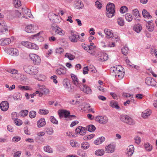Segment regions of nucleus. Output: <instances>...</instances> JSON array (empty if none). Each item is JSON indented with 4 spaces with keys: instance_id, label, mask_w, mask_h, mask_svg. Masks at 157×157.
Wrapping results in <instances>:
<instances>
[{
    "instance_id": "nucleus-21",
    "label": "nucleus",
    "mask_w": 157,
    "mask_h": 157,
    "mask_svg": "<svg viewBox=\"0 0 157 157\" xmlns=\"http://www.w3.org/2000/svg\"><path fill=\"white\" fill-rule=\"evenodd\" d=\"M122 71L119 70L117 71V69H113V71L117 72V74H116L115 76H117L120 78H122L124 77V72L123 71V69H122Z\"/></svg>"
},
{
    "instance_id": "nucleus-51",
    "label": "nucleus",
    "mask_w": 157,
    "mask_h": 157,
    "mask_svg": "<svg viewBox=\"0 0 157 157\" xmlns=\"http://www.w3.org/2000/svg\"><path fill=\"white\" fill-rule=\"evenodd\" d=\"M46 132L48 135H52L53 132V130L51 128H48L46 129Z\"/></svg>"
},
{
    "instance_id": "nucleus-10",
    "label": "nucleus",
    "mask_w": 157,
    "mask_h": 157,
    "mask_svg": "<svg viewBox=\"0 0 157 157\" xmlns=\"http://www.w3.org/2000/svg\"><path fill=\"white\" fill-rule=\"evenodd\" d=\"M86 128L79 126L76 128L75 132L77 133H79L80 135L83 136L86 134Z\"/></svg>"
},
{
    "instance_id": "nucleus-61",
    "label": "nucleus",
    "mask_w": 157,
    "mask_h": 157,
    "mask_svg": "<svg viewBox=\"0 0 157 157\" xmlns=\"http://www.w3.org/2000/svg\"><path fill=\"white\" fill-rule=\"evenodd\" d=\"M146 27L147 29H148V30L150 32L152 31L154 29V28L152 26V25H146Z\"/></svg>"
},
{
    "instance_id": "nucleus-28",
    "label": "nucleus",
    "mask_w": 157,
    "mask_h": 157,
    "mask_svg": "<svg viewBox=\"0 0 157 157\" xmlns=\"http://www.w3.org/2000/svg\"><path fill=\"white\" fill-rule=\"evenodd\" d=\"M132 12L133 16L136 17L135 20H139L138 18L140 17V14L139 13L138 10L136 9L133 10Z\"/></svg>"
},
{
    "instance_id": "nucleus-24",
    "label": "nucleus",
    "mask_w": 157,
    "mask_h": 157,
    "mask_svg": "<svg viewBox=\"0 0 157 157\" xmlns=\"http://www.w3.org/2000/svg\"><path fill=\"white\" fill-rule=\"evenodd\" d=\"M104 32L106 35V36L108 38H109L113 36V33H112V30L106 29L104 30Z\"/></svg>"
},
{
    "instance_id": "nucleus-2",
    "label": "nucleus",
    "mask_w": 157,
    "mask_h": 157,
    "mask_svg": "<svg viewBox=\"0 0 157 157\" xmlns=\"http://www.w3.org/2000/svg\"><path fill=\"white\" fill-rule=\"evenodd\" d=\"M38 86L39 90L36 91L35 93L39 94L40 97H41L44 94H47L49 93V90L46 88L44 86L38 84Z\"/></svg>"
},
{
    "instance_id": "nucleus-55",
    "label": "nucleus",
    "mask_w": 157,
    "mask_h": 157,
    "mask_svg": "<svg viewBox=\"0 0 157 157\" xmlns=\"http://www.w3.org/2000/svg\"><path fill=\"white\" fill-rule=\"evenodd\" d=\"M14 123L17 126H20L22 124V122L20 119H16L14 120Z\"/></svg>"
},
{
    "instance_id": "nucleus-6",
    "label": "nucleus",
    "mask_w": 157,
    "mask_h": 157,
    "mask_svg": "<svg viewBox=\"0 0 157 157\" xmlns=\"http://www.w3.org/2000/svg\"><path fill=\"white\" fill-rule=\"evenodd\" d=\"M5 51L7 53L13 56H17L19 54L18 51L16 48H6Z\"/></svg>"
},
{
    "instance_id": "nucleus-23",
    "label": "nucleus",
    "mask_w": 157,
    "mask_h": 157,
    "mask_svg": "<svg viewBox=\"0 0 157 157\" xmlns=\"http://www.w3.org/2000/svg\"><path fill=\"white\" fill-rule=\"evenodd\" d=\"M54 29L56 33L62 36L65 34V32L59 27L55 28Z\"/></svg>"
},
{
    "instance_id": "nucleus-30",
    "label": "nucleus",
    "mask_w": 157,
    "mask_h": 157,
    "mask_svg": "<svg viewBox=\"0 0 157 157\" xmlns=\"http://www.w3.org/2000/svg\"><path fill=\"white\" fill-rule=\"evenodd\" d=\"M126 62L127 63V65L128 68H134L135 69H137L140 68L139 66H138L134 65L133 64L131 63H130V61L128 59H127L126 60Z\"/></svg>"
},
{
    "instance_id": "nucleus-49",
    "label": "nucleus",
    "mask_w": 157,
    "mask_h": 157,
    "mask_svg": "<svg viewBox=\"0 0 157 157\" xmlns=\"http://www.w3.org/2000/svg\"><path fill=\"white\" fill-rule=\"evenodd\" d=\"M117 22L119 25L121 26H122L124 24V20L122 17L119 18L117 19Z\"/></svg>"
},
{
    "instance_id": "nucleus-3",
    "label": "nucleus",
    "mask_w": 157,
    "mask_h": 157,
    "mask_svg": "<svg viewBox=\"0 0 157 157\" xmlns=\"http://www.w3.org/2000/svg\"><path fill=\"white\" fill-rule=\"evenodd\" d=\"M3 17V15L0 13V35L7 30V26L6 25L5 22L2 19Z\"/></svg>"
},
{
    "instance_id": "nucleus-44",
    "label": "nucleus",
    "mask_w": 157,
    "mask_h": 157,
    "mask_svg": "<svg viewBox=\"0 0 157 157\" xmlns=\"http://www.w3.org/2000/svg\"><path fill=\"white\" fill-rule=\"evenodd\" d=\"M125 17L126 20L128 22H130L132 20V16L130 13L126 14L125 15Z\"/></svg>"
},
{
    "instance_id": "nucleus-20",
    "label": "nucleus",
    "mask_w": 157,
    "mask_h": 157,
    "mask_svg": "<svg viewBox=\"0 0 157 157\" xmlns=\"http://www.w3.org/2000/svg\"><path fill=\"white\" fill-rule=\"evenodd\" d=\"M129 125H133L135 124V122L132 119L128 116L126 119V120L124 121L123 122Z\"/></svg>"
},
{
    "instance_id": "nucleus-62",
    "label": "nucleus",
    "mask_w": 157,
    "mask_h": 157,
    "mask_svg": "<svg viewBox=\"0 0 157 157\" xmlns=\"http://www.w3.org/2000/svg\"><path fill=\"white\" fill-rule=\"evenodd\" d=\"M17 113L16 112H13L12 113V118L13 120H14L16 119H17L16 118L17 117Z\"/></svg>"
},
{
    "instance_id": "nucleus-27",
    "label": "nucleus",
    "mask_w": 157,
    "mask_h": 157,
    "mask_svg": "<svg viewBox=\"0 0 157 157\" xmlns=\"http://www.w3.org/2000/svg\"><path fill=\"white\" fill-rule=\"evenodd\" d=\"M21 97V94L18 92L15 93L13 95V98L15 100H20Z\"/></svg>"
},
{
    "instance_id": "nucleus-33",
    "label": "nucleus",
    "mask_w": 157,
    "mask_h": 157,
    "mask_svg": "<svg viewBox=\"0 0 157 157\" xmlns=\"http://www.w3.org/2000/svg\"><path fill=\"white\" fill-rule=\"evenodd\" d=\"M66 72V69H56V74L59 75H63Z\"/></svg>"
},
{
    "instance_id": "nucleus-40",
    "label": "nucleus",
    "mask_w": 157,
    "mask_h": 157,
    "mask_svg": "<svg viewBox=\"0 0 157 157\" xmlns=\"http://www.w3.org/2000/svg\"><path fill=\"white\" fill-rule=\"evenodd\" d=\"M84 6L83 4L81 1L78 2L76 3V8L78 9H81L83 8Z\"/></svg>"
},
{
    "instance_id": "nucleus-14",
    "label": "nucleus",
    "mask_w": 157,
    "mask_h": 157,
    "mask_svg": "<svg viewBox=\"0 0 157 157\" xmlns=\"http://www.w3.org/2000/svg\"><path fill=\"white\" fill-rule=\"evenodd\" d=\"M11 43V40L9 38H3L0 39V45L4 46L9 44Z\"/></svg>"
},
{
    "instance_id": "nucleus-63",
    "label": "nucleus",
    "mask_w": 157,
    "mask_h": 157,
    "mask_svg": "<svg viewBox=\"0 0 157 157\" xmlns=\"http://www.w3.org/2000/svg\"><path fill=\"white\" fill-rule=\"evenodd\" d=\"M12 13L13 14H15L16 15V16H17V17H20V16L21 15V13H20L19 11H18V10H15L14 11H13L12 12Z\"/></svg>"
},
{
    "instance_id": "nucleus-19",
    "label": "nucleus",
    "mask_w": 157,
    "mask_h": 157,
    "mask_svg": "<svg viewBox=\"0 0 157 157\" xmlns=\"http://www.w3.org/2000/svg\"><path fill=\"white\" fill-rule=\"evenodd\" d=\"M46 124L44 118H41L37 122V126L39 128L44 126Z\"/></svg>"
},
{
    "instance_id": "nucleus-22",
    "label": "nucleus",
    "mask_w": 157,
    "mask_h": 157,
    "mask_svg": "<svg viewBox=\"0 0 157 157\" xmlns=\"http://www.w3.org/2000/svg\"><path fill=\"white\" fill-rule=\"evenodd\" d=\"M105 150L108 153H113L115 150V147L111 144L105 147Z\"/></svg>"
},
{
    "instance_id": "nucleus-13",
    "label": "nucleus",
    "mask_w": 157,
    "mask_h": 157,
    "mask_svg": "<svg viewBox=\"0 0 157 157\" xmlns=\"http://www.w3.org/2000/svg\"><path fill=\"white\" fill-rule=\"evenodd\" d=\"M71 76L73 84L76 86L80 88V85L78 82V79L77 76L73 74H71Z\"/></svg>"
},
{
    "instance_id": "nucleus-45",
    "label": "nucleus",
    "mask_w": 157,
    "mask_h": 157,
    "mask_svg": "<svg viewBox=\"0 0 157 157\" xmlns=\"http://www.w3.org/2000/svg\"><path fill=\"white\" fill-rule=\"evenodd\" d=\"M44 150L49 153H52L53 152L52 149L51 148L50 146H44Z\"/></svg>"
},
{
    "instance_id": "nucleus-16",
    "label": "nucleus",
    "mask_w": 157,
    "mask_h": 157,
    "mask_svg": "<svg viewBox=\"0 0 157 157\" xmlns=\"http://www.w3.org/2000/svg\"><path fill=\"white\" fill-rule=\"evenodd\" d=\"M25 30L28 33H33L35 31L34 25L31 24L27 25L26 27Z\"/></svg>"
},
{
    "instance_id": "nucleus-64",
    "label": "nucleus",
    "mask_w": 157,
    "mask_h": 157,
    "mask_svg": "<svg viewBox=\"0 0 157 157\" xmlns=\"http://www.w3.org/2000/svg\"><path fill=\"white\" fill-rule=\"evenodd\" d=\"M21 140V138L19 137H15L13 138L12 141L13 142H17Z\"/></svg>"
},
{
    "instance_id": "nucleus-57",
    "label": "nucleus",
    "mask_w": 157,
    "mask_h": 157,
    "mask_svg": "<svg viewBox=\"0 0 157 157\" xmlns=\"http://www.w3.org/2000/svg\"><path fill=\"white\" fill-rule=\"evenodd\" d=\"M153 78L150 77H147L145 80V82L149 86L150 84H151V82L152 81Z\"/></svg>"
},
{
    "instance_id": "nucleus-17",
    "label": "nucleus",
    "mask_w": 157,
    "mask_h": 157,
    "mask_svg": "<svg viewBox=\"0 0 157 157\" xmlns=\"http://www.w3.org/2000/svg\"><path fill=\"white\" fill-rule=\"evenodd\" d=\"M82 48L88 52L90 54H92V51L93 48L89 45H87L85 44H82Z\"/></svg>"
},
{
    "instance_id": "nucleus-43",
    "label": "nucleus",
    "mask_w": 157,
    "mask_h": 157,
    "mask_svg": "<svg viewBox=\"0 0 157 157\" xmlns=\"http://www.w3.org/2000/svg\"><path fill=\"white\" fill-rule=\"evenodd\" d=\"M128 8L125 6L121 7L120 10V11L122 13H124L128 11Z\"/></svg>"
},
{
    "instance_id": "nucleus-60",
    "label": "nucleus",
    "mask_w": 157,
    "mask_h": 157,
    "mask_svg": "<svg viewBox=\"0 0 157 157\" xmlns=\"http://www.w3.org/2000/svg\"><path fill=\"white\" fill-rule=\"evenodd\" d=\"M95 6L99 9H100L101 8V4L99 2L97 1L95 2Z\"/></svg>"
},
{
    "instance_id": "nucleus-58",
    "label": "nucleus",
    "mask_w": 157,
    "mask_h": 157,
    "mask_svg": "<svg viewBox=\"0 0 157 157\" xmlns=\"http://www.w3.org/2000/svg\"><path fill=\"white\" fill-rule=\"evenodd\" d=\"M19 88L22 90H27L29 89L27 86H24L21 85H20L18 86Z\"/></svg>"
},
{
    "instance_id": "nucleus-36",
    "label": "nucleus",
    "mask_w": 157,
    "mask_h": 157,
    "mask_svg": "<svg viewBox=\"0 0 157 157\" xmlns=\"http://www.w3.org/2000/svg\"><path fill=\"white\" fill-rule=\"evenodd\" d=\"M110 105L113 108L116 109H119L120 108L119 106L117 105V102L115 101H111L110 103Z\"/></svg>"
},
{
    "instance_id": "nucleus-52",
    "label": "nucleus",
    "mask_w": 157,
    "mask_h": 157,
    "mask_svg": "<svg viewBox=\"0 0 157 157\" xmlns=\"http://www.w3.org/2000/svg\"><path fill=\"white\" fill-rule=\"evenodd\" d=\"M28 112L27 110H23L20 112V114L22 116L24 117L27 115Z\"/></svg>"
},
{
    "instance_id": "nucleus-39",
    "label": "nucleus",
    "mask_w": 157,
    "mask_h": 157,
    "mask_svg": "<svg viewBox=\"0 0 157 157\" xmlns=\"http://www.w3.org/2000/svg\"><path fill=\"white\" fill-rule=\"evenodd\" d=\"M88 131L90 132H93L96 129L95 126L93 124L88 125L87 126Z\"/></svg>"
},
{
    "instance_id": "nucleus-5",
    "label": "nucleus",
    "mask_w": 157,
    "mask_h": 157,
    "mask_svg": "<svg viewBox=\"0 0 157 157\" xmlns=\"http://www.w3.org/2000/svg\"><path fill=\"white\" fill-rule=\"evenodd\" d=\"M30 59L33 61V63L37 65H39L40 63L41 59L39 56L36 54H31L29 55Z\"/></svg>"
},
{
    "instance_id": "nucleus-1",
    "label": "nucleus",
    "mask_w": 157,
    "mask_h": 157,
    "mask_svg": "<svg viewBox=\"0 0 157 157\" xmlns=\"http://www.w3.org/2000/svg\"><path fill=\"white\" fill-rule=\"evenodd\" d=\"M107 16L109 18L112 17L115 13V6L114 4L109 2L106 6Z\"/></svg>"
},
{
    "instance_id": "nucleus-34",
    "label": "nucleus",
    "mask_w": 157,
    "mask_h": 157,
    "mask_svg": "<svg viewBox=\"0 0 157 157\" xmlns=\"http://www.w3.org/2000/svg\"><path fill=\"white\" fill-rule=\"evenodd\" d=\"M69 81V80L67 78L63 80V84L65 88H69V85L70 83Z\"/></svg>"
},
{
    "instance_id": "nucleus-9",
    "label": "nucleus",
    "mask_w": 157,
    "mask_h": 157,
    "mask_svg": "<svg viewBox=\"0 0 157 157\" xmlns=\"http://www.w3.org/2000/svg\"><path fill=\"white\" fill-rule=\"evenodd\" d=\"M59 117H62L64 116L65 118H68L70 114L69 111L65 110H60L58 111Z\"/></svg>"
},
{
    "instance_id": "nucleus-15",
    "label": "nucleus",
    "mask_w": 157,
    "mask_h": 157,
    "mask_svg": "<svg viewBox=\"0 0 157 157\" xmlns=\"http://www.w3.org/2000/svg\"><path fill=\"white\" fill-rule=\"evenodd\" d=\"M83 87L80 89L83 92L88 94H91L92 93V91L91 89L88 86L86 85H83Z\"/></svg>"
},
{
    "instance_id": "nucleus-37",
    "label": "nucleus",
    "mask_w": 157,
    "mask_h": 157,
    "mask_svg": "<svg viewBox=\"0 0 157 157\" xmlns=\"http://www.w3.org/2000/svg\"><path fill=\"white\" fill-rule=\"evenodd\" d=\"M105 153L103 149H98L95 152V154L97 156H101L103 155Z\"/></svg>"
},
{
    "instance_id": "nucleus-4",
    "label": "nucleus",
    "mask_w": 157,
    "mask_h": 157,
    "mask_svg": "<svg viewBox=\"0 0 157 157\" xmlns=\"http://www.w3.org/2000/svg\"><path fill=\"white\" fill-rule=\"evenodd\" d=\"M21 44L29 48L36 50L39 48L38 46L36 44L27 41H22Z\"/></svg>"
},
{
    "instance_id": "nucleus-38",
    "label": "nucleus",
    "mask_w": 157,
    "mask_h": 157,
    "mask_svg": "<svg viewBox=\"0 0 157 157\" xmlns=\"http://www.w3.org/2000/svg\"><path fill=\"white\" fill-rule=\"evenodd\" d=\"M144 146L146 150L148 151H151L152 149L151 145L148 143H145Z\"/></svg>"
},
{
    "instance_id": "nucleus-42",
    "label": "nucleus",
    "mask_w": 157,
    "mask_h": 157,
    "mask_svg": "<svg viewBox=\"0 0 157 157\" xmlns=\"http://www.w3.org/2000/svg\"><path fill=\"white\" fill-rule=\"evenodd\" d=\"M40 33H38L35 35L32 36L33 38V39H36L37 40H40H40H43V37L40 36Z\"/></svg>"
},
{
    "instance_id": "nucleus-12",
    "label": "nucleus",
    "mask_w": 157,
    "mask_h": 157,
    "mask_svg": "<svg viewBox=\"0 0 157 157\" xmlns=\"http://www.w3.org/2000/svg\"><path fill=\"white\" fill-rule=\"evenodd\" d=\"M23 12L26 15V16H24V18L26 19H28V18H32L33 16L32 15L30 10L27 8L25 9L22 8Z\"/></svg>"
},
{
    "instance_id": "nucleus-25",
    "label": "nucleus",
    "mask_w": 157,
    "mask_h": 157,
    "mask_svg": "<svg viewBox=\"0 0 157 157\" xmlns=\"http://www.w3.org/2000/svg\"><path fill=\"white\" fill-rule=\"evenodd\" d=\"M105 138L104 137L102 136L100 137L96 140L94 142L95 144L98 145L101 144L105 140Z\"/></svg>"
},
{
    "instance_id": "nucleus-18",
    "label": "nucleus",
    "mask_w": 157,
    "mask_h": 157,
    "mask_svg": "<svg viewBox=\"0 0 157 157\" xmlns=\"http://www.w3.org/2000/svg\"><path fill=\"white\" fill-rule=\"evenodd\" d=\"M24 71L27 74L33 75H36L38 72V69H24Z\"/></svg>"
},
{
    "instance_id": "nucleus-53",
    "label": "nucleus",
    "mask_w": 157,
    "mask_h": 157,
    "mask_svg": "<svg viewBox=\"0 0 157 157\" xmlns=\"http://www.w3.org/2000/svg\"><path fill=\"white\" fill-rule=\"evenodd\" d=\"M50 119L51 121L53 124H58V121L53 116H51Z\"/></svg>"
},
{
    "instance_id": "nucleus-29",
    "label": "nucleus",
    "mask_w": 157,
    "mask_h": 157,
    "mask_svg": "<svg viewBox=\"0 0 157 157\" xmlns=\"http://www.w3.org/2000/svg\"><path fill=\"white\" fill-rule=\"evenodd\" d=\"M151 113V111L150 110H149V111L148 110H145L144 112L142 113V116L144 118H146L148 116L150 115Z\"/></svg>"
},
{
    "instance_id": "nucleus-50",
    "label": "nucleus",
    "mask_w": 157,
    "mask_h": 157,
    "mask_svg": "<svg viewBox=\"0 0 157 157\" xmlns=\"http://www.w3.org/2000/svg\"><path fill=\"white\" fill-rule=\"evenodd\" d=\"M65 56L69 60H73L75 58L74 56L71 53H66Z\"/></svg>"
},
{
    "instance_id": "nucleus-41",
    "label": "nucleus",
    "mask_w": 157,
    "mask_h": 157,
    "mask_svg": "<svg viewBox=\"0 0 157 157\" xmlns=\"http://www.w3.org/2000/svg\"><path fill=\"white\" fill-rule=\"evenodd\" d=\"M49 111L45 109H40L39 111V113L40 114L46 115L48 114Z\"/></svg>"
},
{
    "instance_id": "nucleus-54",
    "label": "nucleus",
    "mask_w": 157,
    "mask_h": 157,
    "mask_svg": "<svg viewBox=\"0 0 157 157\" xmlns=\"http://www.w3.org/2000/svg\"><path fill=\"white\" fill-rule=\"evenodd\" d=\"M128 116L125 114L121 115L120 116V120L124 122V121L126 120Z\"/></svg>"
},
{
    "instance_id": "nucleus-35",
    "label": "nucleus",
    "mask_w": 157,
    "mask_h": 157,
    "mask_svg": "<svg viewBox=\"0 0 157 157\" xmlns=\"http://www.w3.org/2000/svg\"><path fill=\"white\" fill-rule=\"evenodd\" d=\"M13 4L16 8H18L21 5L20 0H13Z\"/></svg>"
},
{
    "instance_id": "nucleus-31",
    "label": "nucleus",
    "mask_w": 157,
    "mask_h": 157,
    "mask_svg": "<svg viewBox=\"0 0 157 157\" xmlns=\"http://www.w3.org/2000/svg\"><path fill=\"white\" fill-rule=\"evenodd\" d=\"M134 30L137 33H139L142 29L141 25L140 24H137L134 25Z\"/></svg>"
},
{
    "instance_id": "nucleus-32",
    "label": "nucleus",
    "mask_w": 157,
    "mask_h": 157,
    "mask_svg": "<svg viewBox=\"0 0 157 157\" xmlns=\"http://www.w3.org/2000/svg\"><path fill=\"white\" fill-rule=\"evenodd\" d=\"M108 55L107 54L103 53L101 54L100 58L98 59V60L100 61H105L108 59Z\"/></svg>"
},
{
    "instance_id": "nucleus-11",
    "label": "nucleus",
    "mask_w": 157,
    "mask_h": 157,
    "mask_svg": "<svg viewBox=\"0 0 157 157\" xmlns=\"http://www.w3.org/2000/svg\"><path fill=\"white\" fill-rule=\"evenodd\" d=\"M0 107L1 110L3 111H6L8 109L9 107V104L7 101H3L0 104Z\"/></svg>"
},
{
    "instance_id": "nucleus-56",
    "label": "nucleus",
    "mask_w": 157,
    "mask_h": 157,
    "mask_svg": "<svg viewBox=\"0 0 157 157\" xmlns=\"http://www.w3.org/2000/svg\"><path fill=\"white\" fill-rule=\"evenodd\" d=\"M7 71L12 74H17L18 71L16 69H7Z\"/></svg>"
},
{
    "instance_id": "nucleus-7",
    "label": "nucleus",
    "mask_w": 157,
    "mask_h": 157,
    "mask_svg": "<svg viewBox=\"0 0 157 157\" xmlns=\"http://www.w3.org/2000/svg\"><path fill=\"white\" fill-rule=\"evenodd\" d=\"M78 38H79V35L77 33L71 31V35L69 36V38L70 41L73 43L77 42L78 41Z\"/></svg>"
},
{
    "instance_id": "nucleus-48",
    "label": "nucleus",
    "mask_w": 157,
    "mask_h": 157,
    "mask_svg": "<svg viewBox=\"0 0 157 157\" xmlns=\"http://www.w3.org/2000/svg\"><path fill=\"white\" fill-rule=\"evenodd\" d=\"M36 113L34 111H31L29 113V117L31 118H34L36 116Z\"/></svg>"
},
{
    "instance_id": "nucleus-26",
    "label": "nucleus",
    "mask_w": 157,
    "mask_h": 157,
    "mask_svg": "<svg viewBox=\"0 0 157 157\" xmlns=\"http://www.w3.org/2000/svg\"><path fill=\"white\" fill-rule=\"evenodd\" d=\"M142 13L143 16L145 18L149 19L152 18L151 16L149 14V13L147 11V10L144 9L143 10Z\"/></svg>"
},
{
    "instance_id": "nucleus-47",
    "label": "nucleus",
    "mask_w": 157,
    "mask_h": 157,
    "mask_svg": "<svg viewBox=\"0 0 157 157\" xmlns=\"http://www.w3.org/2000/svg\"><path fill=\"white\" fill-rule=\"evenodd\" d=\"M121 52L124 55H126L128 54V47L124 46L121 49Z\"/></svg>"
},
{
    "instance_id": "nucleus-8",
    "label": "nucleus",
    "mask_w": 157,
    "mask_h": 157,
    "mask_svg": "<svg viewBox=\"0 0 157 157\" xmlns=\"http://www.w3.org/2000/svg\"><path fill=\"white\" fill-rule=\"evenodd\" d=\"M95 120L100 124H105L108 121V119L106 116H97L95 117Z\"/></svg>"
},
{
    "instance_id": "nucleus-46",
    "label": "nucleus",
    "mask_w": 157,
    "mask_h": 157,
    "mask_svg": "<svg viewBox=\"0 0 157 157\" xmlns=\"http://www.w3.org/2000/svg\"><path fill=\"white\" fill-rule=\"evenodd\" d=\"M90 146V144L89 143L87 142H85L81 144V147L84 149H87Z\"/></svg>"
},
{
    "instance_id": "nucleus-59",
    "label": "nucleus",
    "mask_w": 157,
    "mask_h": 157,
    "mask_svg": "<svg viewBox=\"0 0 157 157\" xmlns=\"http://www.w3.org/2000/svg\"><path fill=\"white\" fill-rule=\"evenodd\" d=\"M78 154L80 156H81L82 157H86L87 155L86 153L82 151H80L78 152Z\"/></svg>"
}]
</instances>
